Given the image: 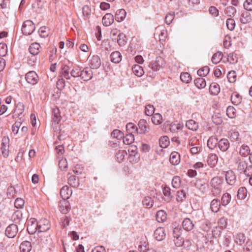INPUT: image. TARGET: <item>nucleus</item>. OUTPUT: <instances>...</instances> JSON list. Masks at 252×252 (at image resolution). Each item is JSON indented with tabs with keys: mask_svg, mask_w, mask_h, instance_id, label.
Listing matches in <instances>:
<instances>
[{
	"mask_svg": "<svg viewBox=\"0 0 252 252\" xmlns=\"http://www.w3.org/2000/svg\"><path fill=\"white\" fill-rule=\"evenodd\" d=\"M210 184L214 189L212 190L214 196L219 194L221 191L222 181L220 178L218 176L213 178L211 180Z\"/></svg>",
	"mask_w": 252,
	"mask_h": 252,
	"instance_id": "f257e3e1",
	"label": "nucleus"
},
{
	"mask_svg": "<svg viewBox=\"0 0 252 252\" xmlns=\"http://www.w3.org/2000/svg\"><path fill=\"white\" fill-rule=\"evenodd\" d=\"M35 28L33 23L31 20H27L23 24L22 32L25 35H30L34 32Z\"/></svg>",
	"mask_w": 252,
	"mask_h": 252,
	"instance_id": "f03ea898",
	"label": "nucleus"
},
{
	"mask_svg": "<svg viewBox=\"0 0 252 252\" xmlns=\"http://www.w3.org/2000/svg\"><path fill=\"white\" fill-rule=\"evenodd\" d=\"M165 64V62L164 59L161 57H158L156 58L155 62L150 63L148 67L153 71H157L163 67Z\"/></svg>",
	"mask_w": 252,
	"mask_h": 252,
	"instance_id": "7ed1b4c3",
	"label": "nucleus"
},
{
	"mask_svg": "<svg viewBox=\"0 0 252 252\" xmlns=\"http://www.w3.org/2000/svg\"><path fill=\"white\" fill-rule=\"evenodd\" d=\"M37 223L38 233L46 232L50 228V225L48 220L44 219L39 220Z\"/></svg>",
	"mask_w": 252,
	"mask_h": 252,
	"instance_id": "20e7f679",
	"label": "nucleus"
},
{
	"mask_svg": "<svg viewBox=\"0 0 252 252\" xmlns=\"http://www.w3.org/2000/svg\"><path fill=\"white\" fill-rule=\"evenodd\" d=\"M25 78L27 82L32 85L37 84L38 77L35 71H31L26 74Z\"/></svg>",
	"mask_w": 252,
	"mask_h": 252,
	"instance_id": "39448f33",
	"label": "nucleus"
},
{
	"mask_svg": "<svg viewBox=\"0 0 252 252\" xmlns=\"http://www.w3.org/2000/svg\"><path fill=\"white\" fill-rule=\"evenodd\" d=\"M80 76L84 81H88L91 80L93 77L92 68L89 67L84 68L83 70H81Z\"/></svg>",
	"mask_w": 252,
	"mask_h": 252,
	"instance_id": "423d86ee",
	"label": "nucleus"
},
{
	"mask_svg": "<svg viewBox=\"0 0 252 252\" xmlns=\"http://www.w3.org/2000/svg\"><path fill=\"white\" fill-rule=\"evenodd\" d=\"M18 231V226L16 224L9 225L5 230V234L9 238H14Z\"/></svg>",
	"mask_w": 252,
	"mask_h": 252,
	"instance_id": "0eeeda50",
	"label": "nucleus"
},
{
	"mask_svg": "<svg viewBox=\"0 0 252 252\" xmlns=\"http://www.w3.org/2000/svg\"><path fill=\"white\" fill-rule=\"evenodd\" d=\"M90 68L92 69H97L101 65L100 58L97 55L93 56L89 60Z\"/></svg>",
	"mask_w": 252,
	"mask_h": 252,
	"instance_id": "6e6552de",
	"label": "nucleus"
},
{
	"mask_svg": "<svg viewBox=\"0 0 252 252\" xmlns=\"http://www.w3.org/2000/svg\"><path fill=\"white\" fill-rule=\"evenodd\" d=\"M72 193V190L71 189L67 186H63L60 190V195L62 198L66 200L69 198Z\"/></svg>",
	"mask_w": 252,
	"mask_h": 252,
	"instance_id": "1a4fd4ad",
	"label": "nucleus"
},
{
	"mask_svg": "<svg viewBox=\"0 0 252 252\" xmlns=\"http://www.w3.org/2000/svg\"><path fill=\"white\" fill-rule=\"evenodd\" d=\"M52 118L53 121V125L59 124V122H60L61 120L60 110L57 107L53 108L52 109Z\"/></svg>",
	"mask_w": 252,
	"mask_h": 252,
	"instance_id": "9d476101",
	"label": "nucleus"
},
{
	"mask_svg": "<svg viewBox=\"0 0 252 252\" xmlns=\"http://www.w3.org/2000/svg\"><path fill=\"white\" fill-rule=\"evenodd\" d=\"M8 141L9 139L8 138L4 137L2 139L1 150V154L4 158H6L9 155V145L7 144L8 143Z\"/></svg>",
	"mask_w": 252,
	"mask_h": 252,
	"instance_id": "9b49d317",
	"label": "nucleus"
},
{
	"mask_svg": "<svg viewBox=\"0 0 252 252\" xmlns=\"http://www.w3.org/2000/svg\"><path fill=\"white\" fill-rule=\"evenodd\" d=\"M155 238L158 241L163 240L165 237V232L163 227H159L156 229L154 234Z\"/></svg>",
	"mask_w": 252,
	"mask_h": 252,
	"instance_id": "f8f14e48",
	"label": "nucleus"
},
{
	"mask_svg": "<svg viewBox=\"0 0 252 252\" xmlns=\"http://www.w3.org/2000/svg\"><path fill=\"white\" fill-rule=\"evenodd\" d=\"M225 179L229 185H234L236 181V177L232 170H229L226 172Z\"/></svg>",
	"mask_w": 252,
	"mask_h": 252,
	"instance_id": "ddd939ff",
	"label": "nucleus"
},
{
	"mask_svg": "<svg viewBox=\"0 0 252 252\" xmlns=\"http://www.w3.org/2000/svg\"><path fill=\"white\" fill-rule=\"evenodd\" d=\"M70 205L68 201L63 200V201L60 202V210L62 214H67L70 210Z\"/></svg>",
	"mask_w": 252,
	"mask_h": 252,
	"instance_id": "4468645a",
	"label": "nucleus"
},
{
	"mask_svg": "<svg viewBox=\"0 0 252 252\" xmlns=\"http://www.w3.org/2000/svg\"><path fill=\"white\" fill-rule=\"evenodd\" d=\"M218 147L222 152L226 151L229 147V142L225 138L221 139L218 142Z\"/></svg>",
	"mask_w": 252,
	"mask_h": 252,
	"instance_id": "2eb2a0df",
	"label": "nucleus"
},
{
	"mask_svg": "<svg viewBox=\"0 0 252 252\" xmlns=\"http://www.w3.org/2000/svg\"><path fill=\"white\" fill-rule=\"evenodd\" d=\"M114 21V16L111 13L106 14L102 18V23L104 26L107 27L111 25Z\"/></svg>",
	"mask_w": 252,
	"mask_h": 252,
	"instance_id": "dca6fc26",
	"label": "nucleus"
},
{
	"mask_svg": "<svg viewBox=\"0 0 252 252\" xmlns=\"http://www.w3.org/2000/svg\"><path fill=\"white\" fill-rule=\"evenodd\" d=\"M27 230L29 233L31 234H33L37 231L38 232L37 223L36 220H32L31 223L28 224Z\"/></svg>",
	"mask_w": 252,
	"mask_h": 252,
	"instance_id": "f3484780",
	"label": "nucleus"
},
{
	"mask_svg": "<svg viewBox=\"0 0 252 252\" xmlns=\"http://www.w3.org/2000/svg\"><path fill=\"white\" fill-rule=\"evenodd\" d=\"M180 161V156L176 152L171 153L170 156V162L173 165H178Z\"/></svg>",
	"mask_w": 252,
	"mask_h": 252,
	"instance_id": "a211bd4d",
	"label": "nucleus"
},
{
	"mask_svg": "<svg viewBox=\"0 0 252 252\" xmlns=\"http://www.w3.org/2000/svg\"><path fill=\"white\" fill-rule=\"evenodd\" d=\"M221 205L220 201L218 199H214L211 202L210 208L212 212L214 213L218 212L220 209Z\"/></svg>",
	"mask_w": 252,
	"mask_h": 252,
	"instance_id": "6ab92c4d",
	"label": "nucleus"
},
{
	"mask_svg": "<svg viewBox=\"0 0 252 252\" xmlns=\"http://www.w3.org/2000/svg\"><path fill=\"white\" fill-rule=\"evenodd\" d=\"M218 157L215 154H210L207 158V162L211 167H214L217 164Z\"/></svg>",
	"mask_w": 252,
	"mask_h": 252,
	"instance_id": "aec40b11",
	"label": "nucleus"
},
{
	"mask_svg": "<svg viewBox=\"0 0 252 252\" xmlns=\"http://www.w3.org/2000/svg\"><path fill=\"white\" fill-rule=\"evenodd\" d=\"M40 45L39 43L35 42L31 44L29 47V52L32 55H37L39 54Z\"/></svg>",
	"mask_w": 252,
	"mask_h": 252,
	"instance_id": "412c9836",
	"label": "nucleus"
},
{
	"mask_svg": "<svg viewBox=\"0 0 252 252\" xmlns=\"http://www.w3.org/2000/svg\"><path fill=\"white\" fill-rule=\"evenodd\" d=\"M110 60L112 62L118 63L122 60V56L119 51H115L110 55Z\"/></svg>",
	"mask_w": 252,
	"mask_h": 252,
	"instance_id": "4be33fe9",
	"label": "nucleus"
},
{
	"mask_svg": "<svg viewBox=\"0 0 252 252\" xmlns=\"http://www.w3.org/2000/svg\"><path fill=\"white\" fill-rule=\"evenodd\" d=\"M182 225L183 228L188 231L192 230L194 226L192 221L189 218L184 219L182 222Z\"/></svg>",
	"mask_w": 252,
	"mask_h": 252,
	"instance_id": "5701e85b",
	"label": "nucleus"
},
{
	"mask_svg": "<svg viewBox=\"0 0 252 252\" xmlns=\"http://www.w3.org/2000/svg\"><path fill=\"white\" fill-rule=\"evenodd\" d=\"M252 20L251 15L248 12H243L242 13L240 21L241 23L246 24L250 23Z\"/></svg>",
	"mask_w": 252,
	"mask_h": 252,
	"instance_id": "b1692460",
	"label": "nucleus"
},
{
	"mask_svg": "<svg viewBox=\"0 0 252 252\" xmlns=\"http://www.w3.org/2000/svg\"><path fill=\"white\" fill-rule=\"evenodd\" d=\"M20 249L21 252H30L32 250V244L29 241H24L21 244Z\"/></svg>",
	"mask_w": 252,
	"mask_h": 252,
	"instance_id": "393cba45",
	"label": "nucleus"
},
{
	"mask_svg": "<svg viewBox=\"0 0 252 252\" xmlns=\"http://www.w3.org/2000/svg\"><path fill=\"white\" fill-rule=\"evenodd\" d=\"M126 16V12L125 9H119L115 13V20L119 22H121L125 18Z\"/></svg>",
	"mask_w": 252,
	"mask_h": 252,
	"instance_id": "a878e982",
	"label": "nucleus"
},
{
	"mask_svg": "<svg viewBox=\"0 0 252 252\" xmlns=\"http://www.w3.org/2000/svg\"><path fill=\"white\" fill-rule=\"evenodd\" d=\"M22 219L23 215L20 211H15L12 216V220L16 223H20Z\"/></svg>",
	"mask_w": 252,
	"mask_h": 252,
	"instance_id": "bb28decb",
	"label": "nucleus"
},
{
	"mask_svg": "<svg viewBox=\"0 0 252 252\" xmlns=\"http://www.w3.org/2000/svg\"><path fill=\"white\" fill-rule=\"evenodd\" d=\"M186 126L188 129L192 131H196L198 128V123L193 120H189L187 121Z\"/></svg>",
	"mask_w": 252,
	"mask_h": 252,
	"instance_id": "cd10ccee",
	"label": "nucleus"
},
{
	"mask_svg": "<svg viewBox=\"0 0 252 252\" xmlns=\"http://www.w3.org/2000/svg\"><path fill=\"white\" fill-rule=\"evenodd\" d=\"M164 126L166 130L171 132H176L179 129V127L176 124L170 123L169 122H166Z\"/></svg>",
	"mask_w": 252,
	"mask_h": 252,
	"instance_id": "c85d7f7f",
	"label": "nucleus"
},
{
	"mask_svg": "<svg viewBox=\"0 0 252 252\" xmlns=\"http://www.w3.org/2000/svg\"><path fill=\"white\" fill-rule=\"evenodd\" d=\"M132 70L133 73L138 77L142 76L144 73L143 68L138 64L134 65L132 67Z\"/></svg>",
	"mask_w": 252,
	"mask_h": 252,
	"instance_id": "c756f323",
	"label": "nucleus"
},
{
	"mask_svg": "<svg viewBox=\"0 0 252 252\" xmlns=\"http://www.w3.org/2000/svg\"><path fill=\"white\" fill-rule=\"evenodd\" d=\"M167 218V215L165 212L163 210H159L157 212L156 215V219L159 222H163Z\"/></svg>",
	"mask_w": 252,
	"mask_h": 252,
	"instance_id": "7c9ffc66",
	"label": "nucleus"
},
{
	"mask_svg": "<svg viewBox=\"0 0 252 252\" xmlns=\"http://www.w3.org/2000/svg\"><path fill=\"white\" fill-rule=\"evenodd\" d=\"M231 100L233 104L238 105L241 103L242 97L237 93L234 92L231 95Z\"/></svg>",
	"mask_w": 252,
	"mask_h": 252,
	"instance_id": "2f4dec72",
	"label": "nucleus"
},
{
	"mask_svg": "<svg viewBox=\"0 0 252 252\" xmlns=\"http://www.w3.org/2000/svg\"><path fill=\"white\" fill-rule=\"evenodd\" d=\"M194 83L195 86L199 89L204 88L206 85V81L203 78H196Z\"/></svg>",
	"mask_w": 252,
	"mask_h": 252,
	"instance_id": "473e14b6",
	"label": "nucleus"
},
{
	"mask_svg": "<svg viewBox=\"0 0 252 252\" xmlns=\"http://www.w3.org/2000/svg\"><path fill=\"white\" fill-rule=\"evenodd\" d=\"M195 140H196L195 138H194V139L191 138L189 141V145L191 146H192L190 149V151L191 153L193 155H195V154H197L199 153V152H200V149H201L200 147L199 146H194L195 145V144L193 143V141H195Z\"/></svg>",
	"mask_w": 252,
	"mask_h": 252,
	"instance_id": "72a5a7b5",
	"label": "nucleus"
},
{
	"mask_svg": "<svg viewBox=\"0 0 252 252\" xmlns=\"http://www.w3.org/2000/svg\"><path fill=\"white\" fill-rule=\"evenodd\" d=\"M24 105L21 102H19L17 103L16 108L14 110L15 116L16 117H19L21 114H22L24 111Z\"/></svg>",
	"mask_w": 252,
	"mask_h": 252,
	"instance_id": "f704fd0d",
	"label": "nucleus"
},
{
	"mask_svg": "<svg viewBox=\"0 0 252 252\" xmlns=\"http://www.w3.org/2000/svg\"><path fill=\"white\" fill-rule=\"evenodd\" d=\"M229 137L232 141H236L239 143L241 142L240 139L239 138V133L238 131L231 130L229 132Z\"/></svg>",
	"mask_w": 252,
	"mask_h": 252,
	"instance_id": "c9c22d12",
	"label": "nucleus"
},
{
	"mask_svg": "<svg viewBox=\"0 0 252 252\" xmlns=\"http://www.w3.org/2000/svg\"><path fill=\"white\" fill-rule=\"evenodd\" d=\"M219 141L216 137H211L209 138L207 142V145L210 149H214L218 145Z\"/></svg>",
	"mask_w": 252,
	"mask_h": 252,
	"instance_id": "e433bc0d",
	"label": "nucleus"
},
{
	"mask_svg": "<svg viewBox=\"0 0 252 252\" xmlns=\"http://www.w3.org/2000/svg\"><path fill=\"white\" fill-rule=\"evenodd\" d=\"M162 117L159 113H156L152 115V121L154 125H158L162 123Z\"/></svg>",
	"mask_w": 252,
	"mask_h": 252,
	"instance_id": "4c0bfd02",
	"label": "nucleus"
},
{
	"mask_svg": "<svg viewBox=\"0 0 252 252\" xmlns=\"http://www.w3.org/2000/svg\"><path fill=\"white\" fill-rule=\"evenodd\" d=\"M116 39L117 40H116L115 42H117L120 46L125 45L126 43V36L123 33L119 34Z\"/></svg>",
	"mask_w": 252,
	"mask_h": 252,
	"instance_id": "58836bf2",
	"label": "nucleus"
},
{
	"mask_svg": "<svg viewBox=\"0 0 252 252\" xmlns=\"http://www.w3.org/2000/svg\"><path fill=\"white\" fill-rule=\"evenodd\" d=\"M231 195L228 193H225L223 194L221 199V204L223 206H226L231 200Z\"/></svg>",
	"mask_w": 252,
	"mask_h": 252,
	"instance_id": "ea45409f",
	"label": "nucleus"
},
{
	"mask_svg": "<svg viewBox=\"0 0 252 252\" xmlns=\"http://www.w3.org/2000/svg\"><path fill=\"white\" fill-rule=\"evenodd\" d=\"M222 58V53L220 52H218L213 55L212 58V62L214 64H217L221 61Z\"/></svg>",
	"mask_w": 252,
	"mask_h": 252,
	"instance_id": "a19ab883",
	"label": "nucleus"
},
{
	"mask_svg": "<svg viewBox=\"0 0 252 252\" xmlns=\"http://www.w3.org/2000/svg\"><path fill=\"white\" fill-rule=\"evenodd\" d=\"M210 91L212 94H218L220 91L219 85L215 83H212L210 86Z\"/></svg>",
	"mask_w": 252,
	"mask_h": 252,
	"instance_id": "79ce46f5",
	"label": "nucleus"
},
{
	"mask_svg": "<svg viewBox=\"0 0 252 252\" xmlns=\"http://www.w3.org/2000/svg\"><path fill=\"white\" fill-rule=\"evenodd\" d=\"M134 141V136L132 133L126 134L123 138V142L125 144L129 145Z\"/></svg>",
	"mask_w": 252,
	"mask_h": 252,
	"instance_id": "37998d69",
	"label": "nucleus"
},
{
	"mask_svg": "<svg viewBox=\"0 0 252 252\" xmlns=\"http://www.w3.org/2000/svg\"><path fill=\"white\" fill-rule=\"evenodd\" d=\"M247 190L245 187L240 188L238 190L237 197L239 199H244L247 196Z\"/></svg>",
	"mask_w": 252,
	"mask_h": 252,
	"instance_id": "c03bdc74",
	"label": "nucleus"
},
{
	"mask_svg": "<svg viewBox=\"0 0 252 252\" xmlns=\"http://www.w3.org/2000/svg\"><path fill=\"white\" fill-rule=\"evenodd\" d=\"M62 73L63 77L66 79H70V76L69 75V67L67 65H63L62 68Z\"/></svg>",
	"mask_w": 252,
	"mask_h": 252,
	"instance_id": "a18cd8bd",
	"label": "nucleus"
},
{
	"mask_svg": "<svg viewBox=\"0 0 252 252\" xmlns=\"http://www.w3.org/2000/svg\"><path fill=\"white\" fill-rule=\"evenodd\" d=\"M180 79L182 82L189 83L191 80L190 75L188 72H183L180 75Z\"/></svg>",
	"mask_w": 252,
	"mask_h": 252,
	"instance_id": "49530a36",
	"label": "nucleus"
},
{
	"mask_svg": "<svg viewBox=\"0 0 252 252\" xmlns=\"http://www.w3.org/2000/svg\"><path fill=\"white\" fill-rule=\"evenodd\" d=\"M143 205L145 206L147 208H151L154 203V201L152 200V198L149 196H146L144 197L143 201Z\"/></svg>",
	"mask_w": 252,
	"mask_h": 252,
	"instance_id": "de8ad7c7",
	"label": "nucleus"
},
{
	"mask_svg": "<svg viewBox=\"0 0 252 252\" xmlns=\"http://www.w3.org/2000/svg\"><path fill=\"white\" fill-rule=\"evenodd\" d=\"M236 9L231 6L227 7L225 10V13L230 17H234L236 13Z\"/></svg>",
	"mask_w": 252,
	"mask_h": 252,
	"instance_id": "09e8293b",
	"label": "nucleus"
},
{
	"mask_svg": "<svg viewBox=\"0 0 252 252\" xmlns=\"http://www.w3.org/2000/svg\"><path fill=\"white\" fill-rule=\"evenodd\" d=\"M68 183L70 186L73 187H78L79 185L78 181L76 177L73 175H71L68 178Z\"/></svg>",
	"mask_w": 252,
	"mask_h": 252,
	"instance_id": "8fccbe9b",
	"label": "nucleus"
},
{
	"mask_svg": "<svg viewBox=\"0 0 252 252\" xmlns=\"http://www.w3.org/2000/svg\"><path fill=\"white\" fill-rule=\"evenodd\" d=\"M210 72V68L205 66L200 68L197 71V74L199 76H206Z\"/></svg>",
	"mask_w": 252,
	"mask_h": 252,
	"instance_id": "3c124183",
	"label": "nucleus"
},
{
	"mask_svg": "<svg viewBox=\"0 0 252 252\" xmlns=\"http://www.w3.org/2000/svg\"><path fill=\"white\" fill-rule=\"evenodd\" d=\"M245 239L246 238L244 234L240 233L237 234L236 236L235 242L237 244L242 245L245 242Z\"/></svg>",
	"mask_w": 252,
	"mask_h": 252,
	"instance_id": "603ef678",
	"label": "nucleus"
},
{
	"mask_svg": "<svg viewBox=\"0 0 252 252\" xmlns=\"http://www.w3.org/2000/svg\"><path fill=\"white\" fill-rule=\"evenodd\" d=\"M181 179L180 177L176 176H174L172 180V187L175 189H178L181 186Z\"/></svg>",
	"mask_w": 252,
	"mask_h": 252,
	"instance_id": "864d4df0",
	"label": "nucleus"
},
{
	"mask_svg": "<svg viewBox=\"0 0 252 252\" xmlns=\"http://www.w3.org/2000/svg\"><path fill=\"white\" fill-rule=\"evenodd\" d=\"M159 143L161 148H166L169 144L168 137L166 136L161 137L159 140Z\"/></svg>",
	"mask_w": 252,
	"mask_h": 252,
	"instance_id": "5fc2aeb1",
	"label": "nucleus"
},
{
	"mask_svg": "<svg viewBox=\"0 0 252 252\" xmlns=\"http://www.w3.org/2000/svg\"><path fill=\"white\" fill-rule=\"evenodd\" d=\"M240 154L243 157H246L249 155L250 149L247 145H243L240 149Z\"/></svg>",
	"mask_w": 252,
	"mask_h": 252,
	"instance_id": "6e6d98bb",
	"label": "nucleus"
},
{
	"mask_svg": "<svg viewBox=\"0 0 252 252\" xmlns=\"http://www.w3.org/2000/svg\"><path fill=\"white\" fill-rule=\"evenodd\" d=\"M47 29L48 28L46 27H42L39 29L38 32L41 37L45 38L49 35L50 32Z\"/></svg>",
	"mask_w": 252,
	"mask_h": 252,
	"instance_id": "4d7b16f0",
	"label": "nucleus"
},
{
	"mask_svg": "<svg viewBox=\"0 0 252 252\" xmlns=\"http://www.w3.org/2000/svg\"><path fill=\"white\" fill-rule=\"evenodd\" d=\"M155 108L153 105L149 104L145 106V113L148 116H152L154 115Z\"/></svg>",
	"mask_w": 252,
	"mask_h": 252,
	"instance_id": "13d9d810",
	"label": "nucleus"
},
{
	"mask_svg": "<svg viewBox=\"0 0 252 252\" xmlns=\"http://www.w3.org/2000/svg\"><path fill=\"white\" fill-rule=\"evenodd\" d=\"M236 109L233 106H229L226 110V114L227 116L231 118H233L236 116Z\"/></svg>",
	"mask_w": 252,
	"mask_h": 252,
	"instance_id": "bf43d9fd",
	"label": "nucleus"
},
{
	"mask_svg": "<svg viewBox=\"0 0 252 252\" xmlns=\"http://www.w3.org/2000/svg\"><path fill=\"white\" fill-rule=\"evenodd\" d=\"M138 127L140 130L139 133H144L147 130V125L146 122L144 120H140L138 123Z\"/></svg>",
	"mask_w": 252,
	"mask_h": 252,
	"instance_id": "052dcab7",
	"label": "nucleus"
},
{
	"mask_svg": "<svg viewBox=\"0 0 252 252\" xmlns=\"http://www.w3.org/2000/svg\"><path fill=\"white\" fill-rule=\"evenodd\" d=\"M126 155V152L125 150H119L116 154V157L118 161L119 162H122L124 159Z\"/></svg>",
	"mask_w": 252,
	"mask_h": 252,
	"instance_id": "680f3d73",
	"label": "nucleus"
},
{
	"mask_svg": "<svg viewBox=\"0 0 252 252\" xmlns=\"http://www.w3.org/2000/svg\"><path fill=\"white\" fill-rule=\"evenodd\" d=\"M126 129L129 133H132L134 131L138 132V128L132 123H129L126 125Z\"/></svg>",
	"mask_w": 252,
	"mask_h": 252,
	"instance_id": "e2e57ef3",
	"label": "nucleus"
},
{
	"mask_svg": "<svg viewBox=\"0 0 252 252\" xmlns=\"http://www.w3.org/2000/svg\"><path fill=\"white\" fill-rule=\"evenodd\" d=\"M226 26L228 30L232 31H233L235 27V22L233 19L228 18L226 20Z\"/></svg>",
	"mask_w": 252,
	"mask_h": 252,
	"instance_id": "0e129e2a",
	"label": "nucleus"
},
{
	"mask_svg": "<svg viewBox=\"0 0 252 252\" xmlns=\"http://www.w3.org/2000/svg\"><path fill=\"white\" fill-rule=\"evenodd\" d=\"M227 59L231 63H235L238 62L237 54L234 52L230 53L228 55Z\"/></svg>",
	"mask_w": 252,
	"mask_h": 252,
	"instance_id": "69168bd1",
	"label": "nucleus"
},
{
	"mask_svg": "<svg viewBox=\"0 0 252 252\" xmlns=\"http://www.w3.org/2000/svg\"><path fill=\"white\" fill-rule=\"evenodd\" d=\"M25 204L24 200L21 198H17L14 202V206L18 209H22L24 207Z\"/></svg>",
	"mask_w": 252,
	"mask_h": 252,
	"instance_id": "338daca9",
	"label": "nucleus"
},
{
	"mask_svg": "<svg viewBox=\"0 0 252 252\" xmlns=\"http://www.w3.org/2000/svg\"><path fill=\"white\" fill-rule=\"evenodd\" d=\"M81 71V70L79 67H76L73 68L70 71V75L73 77H80V74Z\"/></svg>",
	"mask_w": 252,
	"mask_h": 252,
	"instance_id": "774afa93",
	"label": "nucleus"
}]
</instances>
